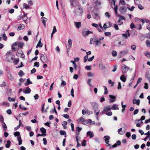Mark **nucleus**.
Listing matches in <instances>:
<instances>
[{
	"mask_svg": "<svg viewBox=\"0 0 150 150\" xmlns=\"http://www.w3.org/2000/svg\"><path fill=\"white\" fill-rule=\"evenodd\" d=\"M59 133L61 135H64V137H66V134L65 131L64 130H60L59 132Z\"/></svg>",
	"mask_w": 150,
	"mask_h": 150,
	"instance_id": "nucleus-25",
	"label": "nucleus"
},
{
	"mask_svg": "<svg viewBox=\"0 0 150 150\" xmlns=\"http://www.w3.org/2000/svg\"><path fill=\"white\" fill-rule=\"evenodd\" d=\"M106 114L109 116H110L112 115V113L111 111L110 110L109 111L106 112Z\"/></svg>",
	"mask_w": 150,
	"mask_h": 150,
	"instance_id": "nucleus-45",
	"label": "nucleus"
},
{
	"mask_svg": "<svg viewBox=\"0 0 150 150\" xmlns=\"http://www.w3.org/2000/svg\"><path fill=\"white\" fill-rule=\"evenodd\" d=\"M129 32V30H127L125 33H123L122 34V36L124 38H125L126 39H127L128 37H129L130 35Z\"/></svg>",
	"mask_w": 150,
	"mask_h": 150,
	"instance_id": "nucleus-9",
	"label": "nucleus"
},
{
	"mask_svg": "<svg viewBox=\"0 0 150 150\" xmlns=\"http://www.w3.org/2000/svg\"><path fill=\"white\" fill-rule=\"evenodd\" d=\"M115 7L114 8V10L115 11V13L116 14L117 13V11L118 9V7L117 5L115 6Z\"/></svg>",
	"mask_w": 150,
	"mask_h": 150,
	"instance_id": "nucleus-42",
	"label": "nucleus"
},
{
	"mask_svg": "<svg viewBox=\"0 0 150 150\" xmlns=\"http://www.w3.org/2000/svg\"><path fill=\"white\" fill-rule=\"evenodd\" d=\"M92 25L96 28H98V25L96 23H93L91 24Z\"/></svg>",
	"mask_w": 150,
	"mask_h": 150,
	"instance_id": "nucleus-63",
	"label": "nucleus"
},
{
	"mask_svg": "<svg viewBox=\"0 0 150 150\" xmlns=\"http://www.w3.org/2000/svg\"><path fill=\"white\" fill-rule=\"evenodd\" d=\"M91 104L92 107V109L97 116L99 115L100 110L98 109V105L96 102L91 103Z\"/></svg>",
	"mask_w": 150,
	"mask_h": 150,
	"instance_id": "nucleus-2",
	"label": "nucleus"
},
{
	"mask_svg": "<svg viewBox=\"0 0 150 150\" xmlns=\"http://www.w3.org/2000/svg\"><path fill=\"white\" fill-rule=\"evenodd\" d=\"M111 108L110 105H108L104 108L103 110L100 112V114H102L106 112L109 111L110 110Z\"/></svg>",
	"mask_w": 150,
	"mask_h": 150,
	"instance_id": "nucleus-6",
	"label": "nucleus"
},
{
	"mask_svg": "<svg viewBox=\"0 0 150 150\" xmlns=\"http://www.w3.org/2000/svg\"><path fill=\"white\" fill-rule=\"evenodd\" d=\"M146 38L150 39V33H146L145 35Z\"/></svg>",
	"mask_w": 150,
	"mask_h": 150,
	"instance_id": "nucleus-64",
	"label": "nucleus"
},
{
	"mask_svg": "<svg viewBox=\"0 0 150 150\" xmlns=\"http://www.w3.org/2000/svg\"><path fill=\"white\" fill-rule=\"evenodd\" d=\"M44 106H45V104L43 103L42 104V105L41 112L42 113H44L45 112Z\"/></svg>",
	"mask_w": 150,
	"mask_h": 150,
	"instance_id": "nucleus-53",
	"label": "nucleus"
},
{
	"mask_svg": "<svg viewBox=\"0 0 150 150\" xmlns=\"http://www.w3.org/2000/svg\"><path fill=\"white\" fill-rule=\"evenodd\" d=\"M17 140L18 141V144L19 145H21L22 144V140L21 139V137H18V138L17 139Z\"/></svg>",
	"mask_w": 150,
	"mask_h": 150,
	"instance_id": "nucleus-39",
	"label": "nucleus"
},
{
	"mask_svg": "<svg viewBox=\"0 0 150 150\" xmlns=\"http://www.w3.org/2000/svg\"><path fill=\"white\" fill-rule=\"evenodd\" d=\"M93 32L90 30L85 31L84 30H83L82 31V34L83 35L84 37L88 36L89 34L92 33Z\"/></svg>",
	"mask_w": 150,
	"mask_h": 150,
	"instance_id": "nucleus-7",
	"label": "nucleus"
},
{
	"mask_svg": "<svg viewBox=\"0 0 150 150\" xmlns=\"http://www.w3.org/2000/svg\"><path fill=\"white\" fill-rule=\"evenodd\" d=\"M32 82L31 81H30V79L29 78H28L27 79V81L25 82V83H24V85L25 86H27V85H28L29 84H32Z\"/></svg>",
	"mask_w": 150,
	"mask_h": 150,
	"instance_id": "nucleus-23",
	"label": "nucleus"
},
{
	"mask_svg": "<svg viewBox=\"0 0 150 150\" xmlns=\"http://www.w3.org/2000/svg\"><path fill=\"white\" fill-rule=\"evenodd\" d=\"M57 29L56 28V27L55 26H54L53 28V30L52 32V34H54V33H55L57 32Z\"/></svg>",
	"mask_w": 150,
	"mask_h": 150,
	"instance_id": "nucleus-51",
	"label": "nucleus"
},
{
	"mask_svg": "<svg viewBox=\"0 0 150 150\" xmlns=\"http://www.w3.org/2000/svg\"><path fill=\"white\" fill-rule=\"evenodd\" d=\"M128 52V50H124L120 52V54L122 55H124L126 54Z\"/></svg>",
	"mask_w": 150,
	"mask_h": 150,
	"instance_id": "nucleus-38",
	"label": "nucleus"
},
{
	"mask_svg": "<svg viewBox=\"0 0 150 150\" xmlns=\"http://www.w3.org/2000/svg\"><path fill=\"white\" fill-rule=\"evenodd\" d=\"M68 42L69 44L68 47L69 48L71 47L72 44V41L71 39H69L68 41Z\"/></svg>",
	"mask_w": 150,
	"mask_h": 150,
	"instance_id": "nucleus-34",
	"label": "nucleus"
},
{
	"mask_svg": "<svg viewBox=\"0 0 150 150\" xmlns=\"http://www.w3.org/2000/svg\"><path fill=\"white\" fill-rule=\"evenodd\" d=\"M8 100L10 101H14L15 100V98H11V97H8Z\"/></svg>",
	"mask_w": 150,
	"mask_h": 150,
	"instance_id": "nucleus-47",
	"label": "nucleus"
},
{
	"mask_svg": "<svg viewBox=\"0 0 150 150\" xmlns=\"http://www.w3.org/2000/svg\"><path fill=\"white\" fill-rule=\"evenodd\" d=\"M24 45V43L23 42H20L18 43V47L19 48H22Z\"/></svg>",
	"mask_w": 150,
	"mask_h": 150,
	"instance_id": "nucleus-26",
	"label": "nucleus"
},
{
	"mask_svg": "<svg viewBox=\"0 0 150 150\" xmlns=\"http://www.w3.org/2000/svg\"><path fill=\"white\" fill-rule=\"evenodd\" d=\"M87 136H89L90 138H91L94 136V134L93 132L88 131L87 132Z\"/></svg>",
	"mask_w": 150,
	"mask_h": 150,
	"instance_id": "nucleus-15",
	"label": "nucleus"
},
{
	"mask_svg": "<svg viewBox=\"0 0 150 150\" xmlns=\"http://www.w3.org/2000/svg\"><path fill=\"white\" fill-rule=\"evenodd\" d=\"M136 47L137 46L136 45H133L131 46V48L132 50H135Z\"/></svg>",
	"mask_w": 150,
	"mask_h": 150,
	"instance_id": "nucleus-57",
	"label": "nucleus"
},
{
	"mask_svg": "<svg viewBox=\"0 0 150 150\" xmlns=\"http://www.w3.org/2000/svg\"><path fill=\"white\" fill-rule=\"evenodd\" d=\"M92 120L91 119H89L88 120H85L82 124L85 125H87L89 122H91Z\"/></svg>",
	"mask_w": 150,
	"mask_h": 150,
	"instance_id": "nucleus-16",
	"label": "nucleus"
},
{
	"mask_svg": "<svg viewBox=\"0 0 150 150\" xmlns=\"http://www.w3.org/2000/svg\"><path fill=\"white\" fill-rule=\"evenodd\" d=\"M99 43L100 44V42L99 40L95 41H93V44L96 46Z\"/></svg>",
	"mask_w": 150,
	"mask_h": 150,
	"instance_id": "nucleus-35",
	"label": "nucleus"
},
{
	"mask_svg": "<svg viewBox=\"0 0 150 150\" xmlns=\"http://www.w3.org/2000/svg\"><path fill=\"white\" fill-rule=\"evenodd\" d=\"M133 103L134 104H136L137 105H139L140 104V100H137L135 99H133Z\"/></svg>",
	"mask_w": 150,
	"mask_h": 150,
	"instance_id": "nucleus-18",
	"label": "nucleus"
},
{
	"mask_svg": "<svg viewBox=\"0 0 150 150\" xmlns=\"http://www.w3.org/2000/svg\"><path fill=\"white\" fill-rule=\"evenodd\" d=\"M117 16H118L119 17V19L120 20H125V18L120 15H117Z\"/></svg>",
	"mask_w": 150,
	"mask_h": 150,
	"instance_id": "nucleus-37",
	"label": "nucleus"
},
{
	"mask_svg": "<svg viewBox=\"0 0 150 150\" xmlns=\"http://www.w3.org/2000/svg\"><path fill=\"white\" fill-rule=\"evenodd\" d=\"M146 44L147 46L148 47H150V41L149 40L146 41Z\"/></svg>",
	"mask_w": 150,
	"mask_h": 150,
	"instance_id": "nucleus-49",
	"label": "nucleus"
},
{
	"mask_svg": "<svg viewBox=\"0 0 150 150\" xmlns=\"http://www.w3.org/2000/svg\"><path fill=\"white\" fill-rule=\"evenodd\" d=\"M120 80L123 82H124L126 81V78H125L124 75H122L121 76L120 78Z\"/></svg>",
	"mask_w": 150,
	"mask_h": 150,
	"instance_id": "nucleus-21",
	"label": "nucleus"
},
{
	"mask_svg": "<svg viewBox=\"0 0 150 150\" xmlns=\"http://www.w3.org/2000/svg\"><path fill=\"white\" fill-rule=\"evenodd\" d=\"M11 142L10 141L8 140L7 141V144L5 145V146L7 148L9 147L10 146Z\"/></svg>",
	"mask_w": 150,
	"mask_h": 150,
	"instance_id": "nucleus-29",
	"label": "nucleus"
},
{
	"mask_svg": "<svg viewBox=\"0 0 150 150\" xmlns=\"http://www.w3.org/2000/svg\"><path fill=\"white\" fill-rule=\"evenodd\" d=\"M134 3L137 5H138L140 3V0H134Z\"/></svg>",
	"mask_w": 150,
	"mask_h": 150,
	"instance_id": "nucleus-46",
	"label": "nucleus"
},
{
	"mask_svg": "<svg viewBox=\"0 0 150 150\" xmlns=\"http://www.w3.org/2000/svg\"><path fill=\"white\" fill-rule=\"evenodd\" d=\"M2 127L4 131H6L7 129V127L4 122H2Z\"/></svg>",
	"mask_w": 150,
	"mask_h": 150,
	"instance_id": "nucleus-24",
	"label": "nucleus"
},
{
	"mask_svg": "<svg viewBox=\"0 0 150 150\" xmlns=\"http://www.w3.org/2000/svg\"><path fill=\"white\" fill-rule=\"evenodd\" d=\"M19 108L23 110H26L28 109V108H25L23 106H22L21 105H19Z\"/></svg>",
	"mask_w": 150,
	"mask_h": 150,
	"instance_id": "nucleus-55",
	"label": "nucleus"
},
{
	"mask_svg": "<svg viewBox=\"0 0 150 150\" xmlns=\"http://www.w3.org/2000/svg\"><path fill=\"white\" fill-rule=\"evenodd\" d=\"M99 67L102 69H103L105 68L104 66L102 63H100L99 64Z\"/></svg>",
	"mask_w": 150,
	"mask_h": 150,
	"instance_id": "nucleus-44",
	"label": "nucleus"
},
{
	"mask_svg": "<svg viewBox=\"0 0 150 150\" xmlns=\"http://www.w3.org/2000/svg\"><path fill=\"white\" fill-rule=\"evenodd\" d=\"M119 10L121 13H125L127 11V8L125 7H121L119 8Z\"/></svg>",
	"mask_w": 150,
	"mask_h": 150,
	"instance_id": "nucleus-10",
	"label": "nucleus"
},
{
	"mask_svg": "<svg viewBox=\"0 0 150 150\" xmlns=\"http://www.w3.org/2000/svg\"><path fill=\"white\" fill-rule=\"evenodd\" d=\"M119 3L122 5H125L126 4L125 0H120Z\"/></svg>",
	"mask_w": 150,
	"mask_h": 150,
	"instance_id": "nucleus-36",
	"label": "nucleus"
},
{
	"mask_svg": "<svg viewBox=\"0 0 150 150\" xmlns=\"http://www.w3.org/2000/svg\"><path fill=\"white\" fill-rule=\"evenodd\" d=\"M117 23H118V25H121L123 24V22L122 21V20L118 19L117 21Z\"/></svg>",
	"mask_w": 150,
	"mask_h": 150,
	"instance_id": "nucleus-52",
	"label": "nucleus"
},
{
	"mask_svg": "<svg viewBox=\"0 0 150 150\" xmlns=\"http://www.w3.org/2000/svg\"><path fill=\"white\" fill-rule=\"evenodd\" d=\"M145 55L147 57L149 58H150V53L149 52H146Z\"/></svg>",
	"mask_w": 150,
	"mask_h": 150,
	"instance_id": "nucleus-56",
	"label": "nucleus"
},
{
	"mask_svg": "<svg viewBox=\"0 0 150 150\" xmlns=\"http://www.w3.org/2000/svg\"><path fill=\"white\" fill-rule=\"evenodd\" d=\"M14 59L12 55L8 56H6V59L8 62H10L11 60H13Z\"/></svg>",
	"mask_w": 150,
	"mask_h": 150,
	"instance_id": "nucleus-13",
	"label": "nucleus"
},
{
	"mask_svg": "<svg viewBox=\"0 0 150 150\" xmlns=\"http://www.w3.org/2000/svg\"><path fill=\"white\" fill-rule=\"evenodd\" d=\"M94 16L95 19L96 20H99L100 18L99 14L98 13H94Z\"/></svg>",
	"mask_w": 150,
	"mask_h": 150,
	"instance_id": "nucleus-20",
	"label": "nucleus"
},
{
	"mask_svg": "<svg viewBox=\"0 0 150 150\" xmlns=\"http://www.w3.org/2000/svg\"><path fill=\"white\" fill-rule=\"evenodd\" d=\"M122 128H121L118 130V133L121 135L124 134V132L122 131Z\"/></svg>",
	"mask_w": 150,
	"mask_h": 150,
	"instance_id": "nucleus-32",
	"label": "nucleus"
},
{
	"mask_svg": "<svg viewBox=\"0 0 150 150\" xmlns=\"http://www.w3.org/2000/svg\"><path fill=\"white\" fill-rule=\"evenodd\" d=\"M31 90L28 87H26L23 89V92L25 94H29L30 93Z\"/></svg>",
	"mask_w": 150,
	"mask_h": 150,
	"instance_id": "nucleus-8",
	"label": "nucleus"
},
{
	"mask_svg": "<svg viewBox=\"0 0 150 150\" xmlns=\"http://www.w3.org/2000/svg\"><path fill=\"white\" fill-rule=\"evenodd\" d=\"M105 35L106 36H110L111 35V33L110 32H106L105 33Z\"/></svg>",
	"mask_w": 150,
	"mask_h": 150,
	"instance_id": "nucleus-61",
	"label": "nucleus"
},
{
	"mask_svg": "<svg viewBox=\"0 0 150 150\" xmlns=\"http://www.w3.org/2000/svg\"><path fill=\"white\" fill-rule=\"evenodd\" d=\"M129 67L126 66L125 65H124L122 67V70L123 73L125 74L126 73L128 70L129 69Z\"/></svg>",
	"mask_w": 150,
	"mask_h": 150,
	"instance_id": "nucleus-4",
	"label": "nucleus"
},
{
	"mask_svg": "<svg viewBox=\"0 0 150 150\" xmlns=\"http://www.w3.org/2000/svg\"><path fill=\"white\" fill-rule=\"evenodd\" d=\"M14 135L15 137H17V139H18V137H21L20 135V133L18 132H15Z\"/></svg>",
	"mask_w": 150,
	"mask_h": 150,
	"instance_id": "nucleus-28",
	"label": "nucleus"
},
{
	"mask_svg": "<svg viewBox=\"0 0 150 150\" xmlns=\"http://www.w3.org/2000/svg\"><path fill=\"white\" fill-rule=\"evenodd\" d=\"M23 6L24 8H25L26 9H28L29 8V6H28L26 3H24L23 4Z\"/></svg>",
	"mask_w": 150,
	"mask_h": 150,
	"instance_id": "nucleus-41",
	"label": "nucleus"
},
{
	"mask_svg": "<svg viewBox=\"0 0 150 150\" xmlns=\"http://www.w3.org/2000/svg\"><path fill=\"white\" fill-rule=\"evenodd\" d=\"M40 59L43 63H45L47 62V57L45 56L44 54H40Z\"/></svg>",
	"mask_w": 150,
	"mask_h": 150,
	"instance_id": "nucleus-3",
	"label": "nucleus"
},
{
	"mask_svg": "<svg viewBox=\"0 0 150 150\" xmlns=\"http://www.w3.org/2000/svg\"><path fill=\"white\" fill-rule=\"evenodd\" d=\"M88 56L87 55H86L84 57L83 62H86L87 60H88Z\"/></svg>",
	"mask_w": 150,
	"mask_h": 150,
	"instance_id": "nucleus-54",
	"label": "nucleus"
},
{
	"mask_svg": "<svg viewBox=\"0 0 150 150\" xmlns=\"http://www.w3.org/2000/svg\"><path fill=\"white\" fill-rule=\"evenodd\" d=\"M2 37L4 40H7V38L6 34H3L2 35Z\"/></svg>",
	"mask_w": 150,
	"mask_h": 150,
	"instance_id": "nucleus-60",
	"label": "nucleus"
},
{
	"mask_svg": "<svg viewBox=\"0 0 150 150\" xmlns=\"http://www.w3.org/2000/svg\"><path fill=\"white\" fill-rule=\"evenodd\" d=\"M40 130L42 133H46V129L43 127H41L40 129Z\"/></svg>",
	"mask_w": 150,
	"mask_h": 150,
	"instance_id": "nucleus-40",
	"label": "nucleus"
},
{
	"mask_svg": "<svg viewBox=\"0 0 150 150\" xmlns=\"http://www.w3.org/2000/svg\"><path fill=\"white\" fill-rule=\"evenodd\" d=\"M111 108L113 110H118L119 109L117 105L116 104L113 105Z\"/></svg>",
	"mask_w": 150,
	"mask_h": 150,
	"instance_id": "nucleus-22",
	"label": "nucleus"
},
{
	"mask_svg": "<svg viewBox=\"0 0 150 150\" xmlns=\"http://www.w3.org/2000/svg\"><path fill=\"white\" fill-rule=\"evenodd\" d=\"M74 3H76V1H71L70 4L71 6V7H75L76 6V4H74Z\"/></svg>",
	"mask_w": 150,
	"mask_h": 150,
	"instance_id": "nucleus-30",
	"label": "nucleus"
},
{
	"mask_svg": "<svg viewBox=\"0 0 150 150\" xmlns=\"http://www.w3.org/2000/svg\"><path fill=\"white\" fill-rule=\"evenodd\" d=\"M109 97L110 98L109 100L110 103H113L115 101L116 97L115 96L112 95H109Z\"/></svg>",
	"mask_w": 150,
	"mask_h": 150,
	"instance_id": "nucleus-11",
	"label": "nucleus"
},
{
	"mask_svg": "<svg viewBox=\"0 0 150 150\" xmlns=\"http://www.w3.org/2000/svg\"><path fill=\"white\" fill-rule=\"evenodd\" d=\"M103 139L105 140V143L106 144V146L108 147L110 146V144L109 143V139H110V137L109 136L107 135L103 137Z\"/></svg>",
	"mask_w": 150,
	"mask_h": 150,
	"instance_id": "nucleus-5",
	"label": "nucleus"
},
{
	"mask_svg": "<svg viewBox=\"0 0 150 150\" xmlns=\"http://www.w3.org/2000/svg\"><path fill=\"white\" fill-rule=\"evenodd\" d=\"M7 94L8 95H10L12 92V89H6V90Z\"/></svg>",
	"mask_w": 150,
	"mask_h": 150,
	"instance_id": "nucleus-31",
	"label": "nucleus"
},
{
	"mask_svg": "<svg viewBox=\"0 0 150 150\" xmlns=\"http://www.w3.org/2000/svg\"><path fill=\"white\" fill-rule=\"evenodd\" d=\"M8 77L9 79L11 81L14 79L13 77L11 75V74H10L8 75Z\"/></svg>",
	"mask_w": 150,
	"mask_h": 150,
	"instance_id": "nucleus-59",
	"label": "nucleus"
},
{
	"mask_svg": "<svg viewBox=\"0 0 150 150\" xmlns=\"http://www.w3.org/2000/svg\"><path fill=\"white\" fill-rule=\"evenodd\" d=\"M117 52L114 50L112 51V55L113 57H115L117 56Z\"/></svg>",
	"mask_w": 150,
	"mask_h": 150,
	"instance_id": "nucleus-43",
	"label": "nucleus"
},
{
	"mask_svg": "<svg viewBox=\"0 0 150 150\" xmlns=\"http://www.w3.org/2000/svg\"><path fill=\"white\" fill-rule=\"evenodd\" d=\"M127 8L129 11H133L134 9V6H132L131 7V8H130V7L128 6L127 7Z\"/></svg>",
	"mask_w": 150,
	"mask_h": 150,
	"instance_id": "nucleus-58",
	"label": "nucleus"
},
{
	"mask_svg": "<svg viewBox=\"0 0 150 150\" xmlns=\"http://www.w3.org/2000/svg\"><path fill=\"white\" fill-rule=\"evenodd\" d=\"M43 44L41 42V39L39 41L37 45H36V48H37L38 47H42Z\"/></svg>",
	"mask_w": 150,
	"mask_h": 150,
	"instance_id": "nucleus-19",
	"label": "nucleus"
},
{
	"mask_svg": "<svg viewBox=\"0 0 150 150\" xmlns=\"http://www.w3.org/2000/svg\"><path fill=\"white\" fill-rule=\"evenodd\" d=\"M28 18L27 16V13H24L23 17V20L24 21H26L27 20Z\"/></svg>",
	"mask_w": 150,
	"mask_h": 150,
	"instance_id": "nucleus-33",
	"label": "nucleus"
},
{
	"mask_svg": "<svg viewBox=\"0 0 150 150\" xmlns=\"http://www.w3.org/2000/svg\"><path fill=\"white\" fill-rule=\"evenodd\" d=\"M103 87L104 88V90H105V92H104V94L106 95V94H107L108 92V90H107V87L105 86H104Z\"/></svg>",
	"mask_w": 150,
	"mask_h": 150,
	"instance_id": "nucleus-50",
	"label": "nucleus"
},
{
	"mask_svg": "<svg viewBox=\"0 0 150 150\" xmlns=\"http://www.w3.org/2000/svg\"><path fill=\"white\" fill-rule=\"evenodd\" d=\"M85 120V119L82 117H81L79 120L78 122H81V123L83 122V121Z\"/></svg>",
	"mask_w": 150,
	"mask_h": 150,
	"instance_id": "nucleus-62",
	"label": "nucleus"
},
{
	"mask_svg": "<svg viewBox=\"0 0 150 150\" xmlns=\"http://www.w3.org/2000/svg\"><path fill=\"white\" fill-rule=\"evenodd\" d=\"M14 61H13V64L14 65H16L19 62V60L18 58L17 59H14Z\"/></svg>",
	"mask_w": 150,
	"mask_h": 150,
	"instance_id": "nucleus-27",
	"label": "nucleus"
},
{
	"mask_svg": "<svg viewBox=\"0 0 150 150\" xmlns=\"http://www.w3.org/2000/svg\"><path fill=\"white\" fill-rule=\"evenodd\" d=\"M84 12L83 9L80 6L76 7L74 10V15L76 16H81Z\"/></svg>",
	"mask_w": 150,
	"mask_h": 150,
	"instance_id": "nucleus-1",
	"label": "nucleus"
},
{
	"mask_svg": "<svg viewBox=\"0 0 150 150\" xmlns=\"http://www.w3.org/2000/svg\"><path fill=\"white\" fill-rule=\"evenodd\" d=\"M25 25L24 24H21L18 26L17 28L18 30H20L23 29L25 28Z\"/></svg>",
	"mask_w": 150,
	"mask_h": 150,
	"instance_id": "nucleus-17",
	"label": "nucleus"
},
{
	"mask_svg": "<svg viewBox=\"0 0 150 150\" xmlns=\"http://www.w3.org/2000/svg\"><path fill=\"white\" fill-rule=\"evenodd\" d=\"M18 75H19L21 77L24 75V74L22 71L20 70L19 72Z\"/></svg>",
	"mask_w": 150,
	"mask_h": 150,
	"instance_id": "nucleus-48",
	"label": "nucleus"
},
{
	"mask_svg": "<svg viewBox=\"0 0 150 150\" xmlns=\"http://www.w3.org/2000/svg\"><path fill=\"white\" fill-rule=\"evenodd\" d=\"M74 24L75 27L76 28L78 29H79L80 28L81 26V23L80 22H75L74 23Z\"/></svg>",
	"mask_w": 150,
	"mask_h": 150,
	"instance_id": "nucleus-12",
	"label": "nucleus"
},
{
	"mask_svg": "<svg viewBox=\"0 0 150 150\" xmlns=\"http://www.w3.org/2000/svg\"><path fill=\"white\" fill-rule=\"evenodd\" d=\"M42 21L44 26L46 27V22L47 21V19L45 17H42L41 18Z\"/></svg>",
	"mask_w": 150,
	"mask_h": 150,
	"instance_id": "nucleus-14",
	"label": "nucleus"
}]
</instances>
